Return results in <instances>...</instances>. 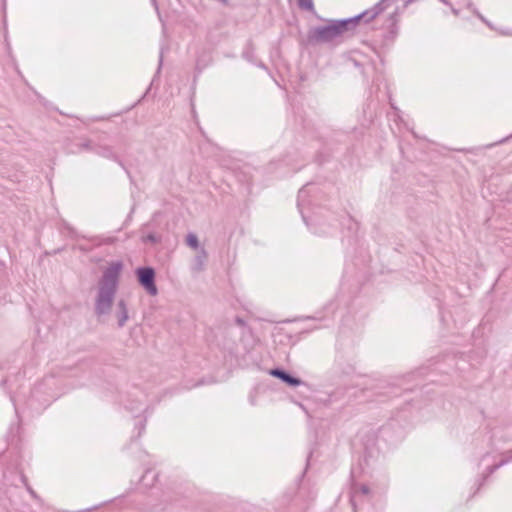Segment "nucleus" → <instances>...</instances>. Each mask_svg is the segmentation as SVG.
<instances>
[{"instance_id": "obj_16", "label": "nucleus", "mask_w": 512, "mask_h": 512, "mask_svg": "<svg viewBox=\"0 0 512 512\" xmlns=\"http://www.w3.org/2000/svg\"><path fill=\"white\" fill-rule=\"evenodd\" d=\"M148 239H149L150 241H155V237H154L153 235H149V236H148Z\"/></svg>"}, {"instance_id": "obj_10", "label": "nucleus", "mask_w": 512, "mask_h": 512, "mask_svg": "<svg viewBox=\"0 0 512 512\" xmlns=\"http://www.w3.org/2000/svg\"><path fill=\"white\" fill-rule=\"evenodd\" d=\"M509 454V457L506 458V459H503L501 460L498 464H494L492 466H490L488 468L489 470V474L493 473L496 469H498L500 466H502L503 464L507 463L508 461H511L512 460V450L508 453Z\"/></svg>"}, {"instance_id": "obj_12", "label": "nucleus", "mask_w": 512, "mask_h": 512, "mask_svg": "<svg viewBox=\"0 0 512 512\" xmlns=\"http://www.w3.org/2000/svg\"><path fill=\"white\" fill-rule=\"evenodd\" d=\"M361 492L366 495L369 493V488L366 485H362Z\"/></svg>"}, {"instance_id": "obj_3", "label": "nucleus", "mask_w": 512, "mask_h": 512, "mask_svg": "<svg viewBox=\"0 0 512 512\" xmlns=\"http://www.w3.org/2000/svg\"><path fill=\"white\" fill-rule=\"evenodd\" d=\"M136 276L141 286L152 296L156 295L158 290L155 285V271L151 267H140L136 270Z\"/></svg>"}, {"instance_id": "obj_17", "label": "nucleus", "mask_w": 512, "mask_h": 512, "mask_svg": "<svg viewBox=\"0 0 512 512\" xmlns=\"http://www.w3.org/2000/svg\"><path fill=\"white\" fill-rule=\"evenodd\" d=\"M452 11L455 15H458V11L456 9H452Z\"/></svg>"}, {"instance_id": "obj_14", "label": "nucleus", "mask_w": 512, "mask_h": 512, "mask_svg": "<svg viewBox=\"0 0 512 512\" xmlns=\"http://www.w3.org/2000/svg\"><path fill=\"white\" fill-rule=\"evenodd\" d=\"M474 12H475V14H476V15H477V16H478V17H479L483 22L487 23V21L485 20V18H484V17H483L479 12H477V11H474Z\"/></svg>"}, {"instance_id": "obj_5", "label": "nucleus", "mask_w": 512, "mask_h": 512, "mask_svg": "<svg viewBox=\"0 0 512 512\" xmlns=\"http://www.w3.org/2000/svg\"><path fill=\"white\" fill-rule=\"evenodd\" d=\"M269 374L282 380L287 385L292 386V387H296V386H299L300 384H302V381L299 378L292 376L291 374H289L288 372H286L280 368L271 369L269 371Z\"/></svg>"}, {"instance_id": "obj_11", "label": "nucleus", "mask_w": 512, "mask_h": 512, "mask_svg": "<svg viewBox=\"0 0 512 512\" xmlns=\"http://www.w3.org/2000/svg\"><path fill=\"white\" fill-rule=\"evenodd\" d=\"M299 6L306 10H312L313 9V2L312 0H298Z\"/></svg>"}, {"instance_id": "obj_13", "label": "nucleus", "mask_w": 512, "mask_h": 512, "mask_svg": "<svg viewBox=\"0 0 512 512\" xmlns=\"http://www.w3.org/2000/svg\"><path fill=\"white\" fill-rule=\"evenodd\" d=\"M126 408L129 409L130 411L138 410V406L137 405H127Z\"/></svg>"}, {"instance_id": "obj_15", "label": "nucleus", "mask_w": 512, "mask_h": 512, "mask_svg": "<svg viewBox=\"0 0 512 512\" xmlns=\"http://www.w3.org/2000/svg\"><path fill=\"white\" fill-rule=\"evenodd\" d=\"M236 321H237V323H238L239 325H243V323H244V322H243V320H242L241 318H237V319H236Z\"/></svg>"}, {"instance_id": "obj_7", "label": "nucleus", "mask_w": 512, "mask_h": 512, "mask_svg": "<svg viewBox=\"0 0 512 512\" xmlns=\"http://www.w3.org/2000/svg\"><path fill=\"white\" fill-rule=\"evenodd\" d=\"M309 193H310V188L308 185H306L299 190L298 197H297V206H298L299 211L302 215V218L307 226H309L310 224L308 222L307 217L305 216V214L303 212V207H304V204L309 196Z\"/></svg>"}, {"instance_id": "obj_9", "label": "nucleus", "mask_w": 512, "mask_h": 512, "mask_svg": "<svg viewBox=\"0 0 512 512\" xmlns=\"http://www.w3.org/2000/svg\"><path fill=\"white\" fill-rule=\"evenodd\" d=\"M186 244L191 247L192 249H198L199 247V241L195 234H188L186 237Z\"/></svg>"}, {"instance_id": "obj_2", "label": "nucleus", "mask_w": 512, "mask_h": 512, "mask_svg": "<svg viewBox=\"0 0 512 512\" xmlns=\"http://www.w3.org/2000/svg\"><path fill=\"white\" fill-rule=\"evenodd\" d=\"M122 271L121 261H113L104 268L96 285L94 311L98 317L111 314Z\"/></svg>"}, {"instance_id": "obj_8", "label": "nucleus", "mask_w": 512, "mask_h": 512, "mask_svg": "<svg viewBox=\"0 0 512 512\" xmlns=\"http://www.w3.org/2000/svg\"><path fill=\"white\" fill-rule=\"evenodd\" d=\"M206 260H207V253L206 251L202 248L198 251V253L195 255L193 261H192V264H191V269L194 271V272H200L204 269L205 267V263H206Z\"/></svg>"}, {"instance_id": "obj_4", "label": "nucleus", "mask_w": 512, "mask_h": 512, "mask_svg": "<svg viewBox=\"0 0 512 512\" xmlns=\"http://www.w3.org/2000/svg\"><path fill=\"white\" fill-rule=\"evenodd\" d=\"M114 317L117 320L118 327H124L129 319L127 303L122 298L116 303Z\"/></svg>"}, {"instance_id": "obj_1", "label": "nucleus", "mask_w": 512, "mask_h": 512, "mask_svg": "<svg viewBox=\"0 0 512 512\" xmlns=\"http://www.w3.org/2000/svg\"><path fill=\"white\" fill-rule=\"evenodd\" d=\"M387 0H381L374 7L363 13L345 20L331 21L326 26H319L311 29L308 34V43L315 45L328 43L336 40L344 33L352 30L360 20L369 22L386 9Z\"/></svg>"}, {"instance_id": "obj_6", "label": "nucleus", "mask_w": 512, "mask_h": 512, "mask_svg": "<svg viewBox=\"0 0 512 512\" xmlns=\"http://www.w3.org/2000/svg\"><path fill=\"white\" fill-rule=\"evenodd\" d=\"M78 146H79V151L91 149V150H94L96 153H98V154H100V155H102L104 157H107V158L113 156V153H112L111 149H109V148H99V149L92 148L91 147V141H89V140L81 141L78 144ZM70 152L76 153V152H78V150L71 149Z\"/></svg>"}]
</instances>
